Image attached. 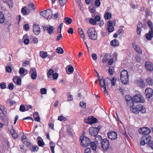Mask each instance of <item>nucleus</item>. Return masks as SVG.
<instances>
[{"mask_svg": "<svg viewBox=\"0 0 153 153\" xmlns=\"http://www.w3.org/2000/svg\"><path fill=\"white\" fill-rule=\"evenodd\" d=\"M80 143L82 147H87L90 146L91 149L95 151L97 149V146L95 143L92 141L91 142L90 139L87 137L83 136L81 137L80 138Z\"/></svg>", "mask_w": 153, "mask_h": 153, "instance_id": "1", "label": "nucleus"}, {"mask_svg": "<svg viewBox=\"0 0 153 153\" xmlns=\"http://www.w3.org/2000/svg\"><path fill=\"white\" fill-rule=\"evenodd\" d=\"M120 78L122 82L126 84L129 82V76L128 71L125 70H122L120 74Z\"/></svg>", "mask_w": 153, "mask_h": 153, "instance_id": "2", "label": "nucleus"}, {"mask_svg": "<svg viewBox=\"0 0 153 153\" xmlns=\"http://www.w3.org/2000/svg\"><path fill=\"white\" fill-rule=\"evenodd\" d=\"M87 33L90 39L93 40H95L97 39V33L94 28H90L88 30Z\"/></svg>", "mask_w": 153, "mask_h": 153, "instance_id": "3", "label": "nucleus"}, {"mask_svg": "<svg viewBox=\"0 0 153 153\" xmlns=\"http://www.w3.org/2000/svg\"><path fill=\"white\" fill-rule=\"evenodd\" d=\"M40 14L41 16L47 19H50L52 17V12L51 9H48L41 12Z\"/></svg>", "mask_w": 153, "mask_h": 153, "instance_id": "4", "label": "nucleus"}, {"mask_svg": "<svg viewBox=\"0 0 153 153\" xmlns=\"http://www.w3.org/2000/svg\"><path fill=\"white\" fill-rule=\"evenodd\" d=\"M103 151L104 152H107L108 149L110 146V142L107 138H104L101 143Z\"/></svg>", "mask_w": 153, "mask_h": 153, "instance_id": "5", "label": "nucleus"}, {"mask_svg": "<svg viewBox=\"0 0 153 153\" xmlns=\"http://www.w3.org/2000/svg\"><path fill=\"white\" fill-rule=\"evenodd\" d=\"M151 137L149 135H143L140 139V144L144 146L145 144H149Z\"/></svg>", "mask_w": 153, "mask_h": 153, "instance_id": "6", "label": "nucleus"}, {"mask_svg": "<svg viewBox=\"0 0 153 153\" xmlns=\"http://www.w3.org/2000/svg\"><path fill=\"white\" fill-rule=\"evenodd\" d=\"M145 101L144 99L141 94H137L133 97V103L134 102L143 103L145 102Z\"/></svg>", "mask_w": 153, "mask_h": 153, "instance_id": "7", "label": "nucleus"}, {"mask_svg": "<svg viewBox=\"0 0 153 153\" xmlns=\"http://www.w3.org/2000/svg\"><path fill=\"white\" fill-rule=\"evenodd\" d=\"M101 127L98 126L97 127H91L89 129V133L91 136H96L98 134Z\"/></svg>", "mask_w": 153, "mask_h": 153, "instance_id": "8", "label": "nucleus"}, {"mask_svg": "<svg viewBox=\"0 0 153 153\" xmlns=\"http://www.w3.org/2000/svg\"><path fill=\"white\" fill-rule=\"evenodd\" d=\"M108 138L111 140H115L117 138V133L114 131H110L107 134Z\"/></svg>", "mask_w": 153, "mask_h": 153, "instance_id": "9", "label": "nucleus"}, {"mask_svg": "<svg viewBox=\"0 0 153 153\" xmlns=\"http://www.w3.org/2000/svg\"><path fill=\"white\" fill-rule=\"evenodd\" d=\"M139 131L140 134H143L144 135H149L148 134L150 132L151 130L148 128L144 127L140 128Z\"/></svg>", "mask_w": 153, "mask_h": 153, "instance_id": "10", "label": "nucleus"}, {"mask_svg": "<svg viewBox=\"0 0 153 153\" xmlns=\"http://www.w3.org/2000/svg\"><path fill=\"white\" fill-rule=\"evenodd\" d=\"M145 94L146 97L150 99L153 96V90L152 89L148 88L145 90Z\"/></svg>", "mask_w": 153, "mask_h": 153, "instance_id": "11", "label": "nucleus"}, {"mask_svg": "<svg viewBox=\"0 0 153 153\" xmlns=\"http://www.w3.org/2000/svg\"><path fill=\"white\" fill-rule=\"evenodd\" d=\"M99 80H100V84L101 88H103L104 93L105 94L108 95V93L106 89L105 80L104 79H99Z\"/></svg>", "mask_w": 153, "mask_h": 153, "instance_id": "12", "label": "nucleus"}, {"mask_svg": "<svg viewBox=\"0 0 153 153\" xmlns=\"http://www.w3.org/2000/svg\"><path fill=\"white\" fill-rule=\"evenodd\" d=\"M31 74V78L33 79H35L37 77V73L36 70L35 68H31L30 71Z\"/></svg>", "mask_w": 153, "mask_h": 153, "instance_id": "13", "label": "nucleus"}, {"mask_svg": "<svg viewBox=\"0 0 153 153\" xmlns=\"http://www.w3.org/2000/svg\"><path fill=\"white\" fill-rule=\"evenodd\" d=\"M145 67L147 71L151 72L153 71V65L149 62H146Z\"/></svg>", "mask_w": 153, "mask_h": 153, "instance_id": "14", "label": "nucleus"}, {"mask_svg": "<svg viewBox=\"0 0 153 153\" xmlns=\"http://www.w3.org/2000/svg\"><path fill=\"white\" fill-rule=\"evenodd\" d=\"M43 29L44 30V31L47 30L48 33L50 35L53 34V33L54 30H55V29L53 26H49V27L44 26Z\"/></svg>", "mask_w": 153, "mask_h": 153, "instance_id": "15", "label": "nucleus"}, {"mask_svg": "<svg viewBox=\"0 0 153 153\" xmlns=\"http://www.w3.org/2000/svg\"><path fill=\"white\" fill-rule=\"evenodd\" d=\"M126 102L128 105H131L133 104V98L128 95H126L125 96Z\"/></svg>", "mask_w": 153, "mask_h": 153, "instance_id": "16", "label": "nucleus"}, {"mask_svg": "<svg viewBox=\"0 0 153 153\" xmlns=\"http://www.w3.org/2000/svg\"><path fill=\"white\" fill-rule=\"evenodd\" d=\"M137 85L141 88H144L145 85L144 83V81L141 78L137 79L136 81Z\"/></svg>", "mask_w": 153, "mask_h": 153, "instance_id": "17", "label": "nucleus"}, {"mask_svg": "<svg viewBox=\"0 0 153 153\" xmlns=\"http://www.w3.org/2000/svg\"><path fill=\"white\" fill-rule=\"evenodd\" d=\"M33 31L36 35L39 34L40 31L39 26L38 25H34L33 26Z\"/></svg>", "mask_w": 153, "mask_h": 153, "instance_id": "18", "label": "nucleus"}, {"mask_svg": "<svg viewBox=\"0 0 153 153\" xmlns=\"http://www.w3.org/2000/svg\"><path fill=\"white\" fill-rule=\"evenodd\" d=\"M137 108L138 113L140 112L142 113H145L146 112V109L144 106L141 104H139L137 105Z\"/></svg>", "mask_w": 153, "mask_h": 153, "instance_id": "19", "label": "nucleus"}, {"mask_svg": "<svg viewBox=\"0 0 153 153\" xmlns=\"http://www.w3.org/2000/svg\"><path fill=\"white\" fill-rule=\"evenodd\" d=\"M13 81L14 82L19 85H20L21 84V79L20 78H19L18 76L13 77Z\"/></svg>", "mask_w": 153, "mask_h": 153, "instance_id": "20", "label": "nucleus"}, {"mask_svg": "<svg viewBox=\"0 0 153 153\" xmlns=\"http://www.w3.org/2000/svg\"><path fill=\"white\" fill-rule=\"evenodd\" d=\"M142 27L143 25L142 23L139 22L137 25L136 29L137 33V34H140Z\"/></svg>", "mask_w": 153, "mask_h": 153, "instance_id": "21", "label": "nucleus"}, {"mask_svg": "<svg viewBox=\"0 0 153 153\" xmlns=\"http://www.w3.org/2000/svg\"><path fill=\"white\" fill-rule=\"evenodd\" d=\"M146 34V39L149 40H151L152 38L153 37V30H149V33Z\"/></svg>", "mask_w": 153, "mask_h": 153, "instance_id": "22", "label": "nucleus"}, {"mask_svg": "<svg viewBox=\"0 0 153 153\" xmlns=\"http://www.w3.org/2000/svg\"><path fill=\"white\" fill-rule=\"evenodd\" d=\"M66 72L68 74H72L74 71L73 67L71 66H68L66 68Z\"/></svg>", "mask_w": 153, "mask_h": 153, "instance_id": "23", "label": "nucleus"}, {"mask_svg": "<svg viewBox=\"0 0 153 153\" xmlns=\"http://www.w3.org/2000/svg\"><path fill=\"white\" fill-rule=\"evenodd\" d=\"M131 106L130 107V109L131 111L133 113L137 114H138V112L137 108V105L135 106L134 105V104L131 105Z\"/></svg>", "mask_w": 153, "mask_h": 153, "instance_id": "24", "label": "nucleus"}, {"mask_svg": "<svg viewBox=\"0 0 153 153\" xmlns=\"http://www.w3.org/2000/svg\"><path fill=\"white\" fill-rule=\"evenodd\" d=\"M110 57V56H108V55H105V59H106V60H107L108 63L109 65H111L114 62L113 59L111 58V57H110L111 58H110L109 57Z\"/></svg>", "mask_w": 153, "mask_h": 153, "instance_id": "25", "label": "nucleus"}, {"mask_svg": "<svg viewBox=\"0 0 153 153\" xmlns=\"http://www.w3.org/2000/svg\"><path fill=\"white\" fill-rule=\"evenodd\" d=\"M102 138L101 136L100 135L96 136L95 139V141L97 144L101 143L102 142Z\"/></svg>", "mask_w": 153, "mask_h": 153, "instance_id": "26", "label": "nucleus"}, {"mask_svg": "<svg viewBox=\"0 0 153 153\" xmlns=\"http://www.w3.org/2000/svg\"><path fill=\"white\" fill-rule=\"evenodd\" d=\"M111 45L114 46H117L119 45L118 41L116 39H114L111 41L110 43Z\"/></svg>", "mask_w": 153, "mask_h": 153, "instance_id": "27", "label": "nucleus"}, {"mask_svg": "<svg viewBox=\"0 0 153 153\" xmlns=\"http://www.w3.org/2000/svg\"><path fill=\"white\" fill-rule=\"evenodd\" d=\"M5 20L4 16L3 13L0 12V23L2 24L4 22Z\"/></svg>", "mask_w": 153, "mask_h": 153, "instance_id": "28", "label": "nucleus"}, {"mask_svg": "<svg viewBox=\"0 0 153 153\" xmlns=\"http://www.w3.org/2000/svg\"><path fill=\"white\" fill-rule=\"evenodd\" d=\"M146 80L147 83L149 85H152L153 83V79L150 76L147 77Z\"/></svg>", "mask_w": 153, "mask_h": 153, "instance_id": "29", "label": "nucleus"}, {"mask_svg": "<svg viewBox=\"0 0 153 153\" xmlns=\"http://www.w3.org/2000/svg\"><path fill=\"white\" fill-rule=\"evenodd\" d=\"M39 139L38 141V145L41 147H43L44 146L45 144L42 139L40 137L38 138Z\"/></svg>", "mask_w": 153, "mask_h": 153, "instance_id": "30", "label": "nucleus"}, {"mask_svg": "<svg viewBox=\"0 0 153 153\" xmlns=\"http://www.w3.org/2000/svg\"><path fill=\"white\" fill-rule=\"evenodd\" d=\"M4 2L7 3L10 7H12L13 5L12 0H3Z\"/></svg>", "mask_w": 153, "mask_h": 153, "instance_id": "31", "label": "nucleus"}, {"mask_svg": "<svg viewBox=\"0 0 153 153\" xmlns=\"http://www.w3.org/2000/svg\"><path fill=\"white\" fill-rule=\"evenodd\" d=\"M78 31L80 37L83 39H84L85 36L82 28H79L78 29Z\"/></svg>", "mask_w": 153, "mask_h": 153, "instance_id": "32", "label": "nucleus"}, {"mask_svg": "<svg viewBox=\"0 0 153 153\" xmlns=\"http://www.w3.org/2000/svg\"><path fill=\"white\" fill-rule=\"evenodd\" d=\"M55 145V143L53 142H51L50 143V146L52 153H55L54 149Z\"/></svg>", "mask_w": 153, "mask_h": 153, "instance_id": "33", "label": "nucleus"}, {"mask_svg": "<svg viewBox=\"0 0 153 153\" xmlns=\"http://www.w3.org/2000/svg\"><path fill=\"white\" fill-rule=\"evenodd\" d=\"M35 9L34 5L33 3H30L27 6V9L30 10H34Z\"/></svg>", "mask_w": 153, "mask_h": 153, "instance_id": "34", "label": "nucleus"}, {"mask_svg": "<svg viewBox=\"0 0 153 153\" xmlns=\"http://www.w3.org/2000/svg\"><path fill=\"white\" fill-rule=\"evenodd\" d=\"M30 149L31 151L34 152H36L38 151V147L37 146H32L30 147Z\"/></svg>", "mask_w": 153, "mask_h": 153, "instance_id": "35", "label": "nucleus"}, {"mask_svg": "<svg viewBox=\"0 0 153 153\" xmlns=\"http://www.w3.org/2000/svg\"><path fill=\"white\" fill-rule=\"evenodd\" d=\"M0 110L4 114L6 113V109L5 107L3 105H0Z\"/></svg>", "mask_w": 153, "mask_h": 153, "instance_id": "36", "label": "nucleus"}, {"mask_svg": "<svg viewBox=\"0 0 153 153\" xmlns=\"http://www.w3.org/2000/svg\"><path fill=\"white\" fill-rule=\"evenodd\" d=\"M40 55L42 58H45L47 56L48 54L47 52L41 51L40 53Z\"/></svg>", "mask_w": 153, "mask_h": 153, "instance_id": "37", "label": "nucleus"}, {"mask_svg": "<svg viewBox=\"0 0 153 153\" xmlns=\"http://www.w3.org/2000/svg\"><path fill=\"white\" fill-rule=\"evenodd\" d=\"M111 17V14L110 13L108 12L105 14L104 17L105 19H109Z\"/></svg>", "mask_w": 153, "mask_h": 153, "instance_id": "38", "label": "nucleus"}, {"mask_svg": "<svg viewBox=\"0 0 153 153\" xmlns=\"http://www.w3.org/2000/svg\"><path fill=\"white\" fill-rule=\"evenodd\" d=\"M65 21L68 24H70L72 22V19L71 18L68 17L65 18Z\"/></svg>", "mask_w": 153, "mask_h": 153, "instance_id": "39", "label": "nucleus"}, {"mask_svg": "<svg viewBox=\"0 0 153 153\" xmlns=\"http://www.w3.org/2000/svg\"><path fill=\"white\" fill-rule=\"evenodd\" d=\"M25 71H27V70H26L25 69L23 68H20L19 70V73L20 74H23V76H25V74H24V73Z\"/></svg>", "mask_w": 153, "mask_h": 153, "instance_id": "40", "label": "nucleus"}, {"mask_svg": "<svg viewBox=\"0 0 153 153\" xmlns=\"http://www.w3.org/2000/svg\"><path fill=\"white\" fill-rule=\"evenodd\" d=\"M6 103H9L10 104V105L11 106H12L15 104L16 103V102L14 101L11 100L10 99H8L7 100Z\"/></svg>", "mask_w": 153, "mask_h": 153, "instance_id": "41", "label": "nucleus"}, {"mask_svg": "<svg viewBox=\"0 0 153 153\" xmlns=\"http://www.w3.org/2000/svg\"><path fill=\"white\" fill-rule=\"evenodd\" d=\"M58 120L60 121H65L67 120V118L62 116H59L58 117Z\"/></svg>", "mask_w": 153, "mask_h": 153, "instance_id": "42", "label": "nucleus"}, {"mask_svg": "<svg viewBox=\"0 0 153 153\" xmlns=\"http://www.w3.org/2000/svg\"><path fill=\"white\" fill-rule=\"evenodd\" d=\"M40 92L42 94H46L47 92V89L45 88H42L40 89Z\"/></svg>", "mask_w": 153, "mask_h": 153, "instance_id": "43", "label": "nucleus"}, {"mask_svg": "<svg viewBox=\"0 0 153 153\" xmlns=\"http://www.w3.org/2000/svg\"><path fill=\"white\" fill-rule=\"evenodd\" d=\"M91 120L92 117H88L87 119H85V123L91 124Z\"/></svg>", "mask_w": 153, "mask_h": 153, "instance_id": "44", "label": "nucleus"}, {"mask_svg": "<svg viewBox=\"0 0 153 153\" xmlns=\"http://www.w3.org/2000/svg\"><path fill=\"white\" fill-rule=\"evenodd\" d=\"M78 77V80L77 81V82L78 83H82L83 82V81L82 79V77L81 76V75L79 74H79L77 75Z\"/></svg>", "mask_w": 153, "mask_h": 153, "instance_id": "45", "label": "nucleus"}, {"mask_svg": "<svg viewBox=\"0 0 153 153\" xmlns=\"http://www.w3.org/2000/svg\"><path fill=\"white\" fill-rule=\"evenodd\" d=\"M108 71L109 73L111 75H112L114 74V68L113 67H110L109 68Z\"/></svg>", "mask_w": 153, "mask_h": 153, "instance_id": "46", "label": "nucleus"}, {"mask_svg": "<svg viewBox=\"0 0 153 153\" xmlns=\"http://www.w3.org/2000/svg\"><path fill=\"white\" fill-rule=\"evenodd\" d=\"M116 78H114V77L112 78L111 79H110V81L111 82V84L112 85L114 86L116 84Z\"/></svg>", "mask_w": 153, "mask_h": 153, "instance_id": "47", "label": "nucleus"}, {"mask_svg": "<svg viewBox=\"0 0 153 153\" xmlns=\"http://www.w3.org/2000/svg\"><path fill=\"white\" fill-rule=\"evenodd\" d=\"M148 25L150 27L151 30H153V25L150 21L149 20L147 22Z\"/></svg>", "mask_w": 153, "mask_h": 153, "instance_id": "48", "label": "nucleus"}, {"mask_svg": "<svg viewBox=\"0 0 153 153\" xmlns=\"http://www.w3.org/2000/svg\"><path fill=\"white\" fill-rule=\"evenodd\" d=\"M56 51L58 53L62 54L64 53V51L62 48H56Z\"/></svg>", "mask_w": 153, "mask_h": 153, "instance_id": "49", "label": "nucleus"}, {"mask_svg": "<svg viewBox=\"0 0 153 153\" xmlns=\"http://www.w3.org/2000/svg\"><path fill=\"white\" fill-rule=\"evenodd\" d=\"M61 6H63L66 3L65 0H58Z\"/></svg>", "mask_w": 153, "mask_h": 153, "instance_id": "50", "label": "nucleus"}, {"mask_svg": "<svg viewBox=\"0 0 153 153\" xmlns=\"http://www.w3.org/2000/svg\"><path fill=\"white\" fill-rule=\"evenodd\" d=\"M97 122V120L96 118H94L92 117V120H91V124H92L94 123H96Z\"/></svg>", "mask_w": 153, "mask_h": 153, "instance_id": "51", "label": "nucleus"}, {"mask_svg": "<svg viewBox=\"0 0 153 153\" xmlns=\"http://www.w3.org/2000/svg\"><path fill=\"white\" fill-rule=\"evenodd\" d=\"M63 23H61L59 25V27L57 28V32L58 33H59V32H60V33L61 32L62 28L63 26Z\"/></svg>", "mask_w": 153, "mask_h": 153, "instance_id": "52", "label": "nucleus"}, {"mask_svg": "<svg viewBox=\"0 0 153 153\" xmlns=\"http://www.w3.org/2000/svg\"><path fill=\"white\" fill-rule=\"evenodd\" d=\"M79 105L81 107L85 108L86 106V103L84 102H81Z\"/></svg>", "mask_w": 153, "mask_h": 153, "instance_id": "53", "label": "nucleus"}, {"mask_svg": "<svg viewBox=\"0 0 153 153\" xmlns=\"http://www.w3.org/2000/svg\"><path fill=\"white\" fill-rule=\"evenodd\" d=\"M68 33L69 34H73L74 33V29L72 27H70L67 31Z\"/></svg>", "mask_w": 153, "mask_h": 153, "instance_id": "54", "label": "nucleus"}, {"mask_svg": "<svg viewBox=\"0 0 153 153\" xmlns=\"http://www.w3.org/2000/svg\"><path fill=\"white\" fill-rule=\"evenodd\" d=\"M8 88L10 90H13L14 88L13 84L12 83H10L8 85Z\"/></svg>", "mask_w": 153, "mask_h": 153, "instance_id": "55", "label": "nucleus"}, {"mask_svg": "<svg viewBox=\"0 0 153 153\" xmlns=\"http://www.w3.org/2000/svg\"><path fill=\"white\" fill-rule=\"evenodd\" d=\"M19 110L20 111L22 112H24L26 111L25 110V106L23 105H20Z\"/></svg>", "mask_w": 153, "mask_h": 153, "instance_id": "56", "label": "nucleus"}, {"mask_svg": "<svg viewBox=\"0 0 153 153\" xmlns=\"http://www.w3.org/2000/svg\"><path fill=\"white\" fill-rule=\"evenodd\" d=\"M53 73V71L52 69H50L49 70L47 73V76L49 77V76H51L52 74Z\"/></svg>", "mask_w": 153, "mask_h": 153, "instance_id": "57", "label": "nucleus"}, {"mask_svg": "<svg viewBox=\"0 0 153 153\" xmlns=\"http://www.w3.org/2000/svg\"><path fill=\"white\" fill-rule=\"evenodd\" d=\"M58 35L57 36V38L56 39V41H58L59 40L60 38L62 37V35L61 34V32L60 33V32H59Z\"/></svg>", "mask_w": 153, "mask_h": 153, "instance_id": "58", "label": "nucleus"}, {"mask_svg": "<svg viewBox=\"0 0 153 153\" xmlns=\"http://www.w3.org/2000/svg\"><path fill=\"white\" fill-rule=\"evenodd\" d=\"M0 87L2 89H5L6 87V84L4 82H2L0 84Z\"/></svg>", "mask_w": 153, "mask_h": 153, "instance_id": "59", "label": "nucleus"}, {"mask_svg": "<svg viewBox=\"0 0 153 153\" xmlns=\"http://www.w3.org/2000/svg\"><path fill=\"white\" fill-rule=\"evenodd\" d=\"M136 51L139 54H142V51L141 48H134Z\"/></svg>", "mask_w": 153, "mask_h": 153, "instance_id": "60", "label": "nucleus"}, {"mask_svg": "<svg viewBox=\"0 0 153 153\" xmlns=\"http://www.w3.org/2000/svg\"><path fill=\"white\" fill-rule=\"evenodd\" d=\"M29 61H25L22 63V65L24 67H26L29 64Z\"/></svg>", "mask_w": 153, "mask_h": 153, "instance_id": "61", "label": "nucleus"}, {"mask_svg": "<svg viewBox=\"0 0 153 153\" xmlns=\"http://www.w3.org/2000/svg\"><path fill=\"white\" fill-rule=\"evenodd\" d=\"M90 23L93 25H95L96 24V21L93 19H91L89 20Z\"/></svg>", "mask_w": 153, "mask_h": 153, "instance_id": "62", "label": "nucleus"}, {"mask_svg": "<svg viewBox=\"0 0 153 153\" xmlns=\"http://www.w3.org/2000/svg\"><path fill=\"white\" fill-rule=\"evenodd\" d=\"M149 145L151 148L153 150V141L150 140Z\"/></svg>", "mask_w": 153, "mask_h": 153, "instance_id": "63", "label": "nucleus"}, {"mask_svg": "<svg viewBox=\"0 0 153 153\" xmlns=\"http://www.w3.org/2000/svg\"><path fill=\"white\" fill-rule=\"evenodd\" d=\"M84 153H91V149L89 147L87 148L85 151Z\"/></svg>", "mask_w": 153, "mask_h": 153, "instance_id": "64", "label": "nucleus"}]
</instances>
